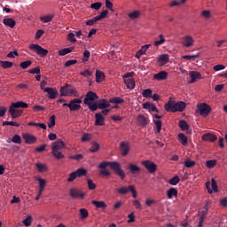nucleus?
I'll return each mask as SVG.
<instances>
[{"label":"nucleus","instance_id":"nucleus-1","mask_svg":"<svg viewBox=\"0 0 227 227\" xmlns=\"http://www.w3.org/2000/svg\"><path fill=\"white\" fill-rule=\"evenodd\" d=\"M109 166L117 176H120L121 180H125V171L121 169V165L117 161H103L98 168L99 169H106Z\"/></svg>","mask_w":227,"mask_h":227},{"label":"nucleus","instance_id":"nucleus-2","mask_svg":"<svg viewBox=\"0 0 227 227\" xmlns=\"http://www.w3.org/2000/svg\"><path fill=\"white\" fill-rule=\"evenodd\" d=\"M164 107L168 113H182L187 107V104L184 101L176 102L170 98Z\"/></svg>","mask_w":227,"mask_h":227},{"label":"nucleus","instance_id":"nucleus-3","mask_svg":"<svg viewBox=\"0 0 227 227\" xmlns=\"http://www.w3.org/2000/svg\"><path fill=\"white\" fill-rule=\"evenodd\" d=\"M27 107L28 105L22 101H17L15 103H12L9 108V113L12 120H15V118H19V116H22V110H20V108L27 109Z\"/></svg>","mask_w":227,"mask_h":227},{"label":"nucleus","instance_id":"nucleus-4","mask_svg":"<svg viewBox=\"0 0 227 227\" xmlns=\"http://www.w3.org/2000/svg\"><path fill=\"white\" fill-rule=\"evenodd\" d=\"M65 148V142L59 139L51 144V153L58 160L65 159V154L61 152Z\"/></svg>","mask_w":227,"mask_h":227},{"label":"nucleus","instance_id":"nucleus-5","mask_svg":"<svg viewBox=\"0 0 227 227\" xmlns=\"http://www.w3.org/2000/svg\"><path fill=\"white\" fill-rule=\"evenodd\" d=\"M60 97H79V92L74 87L67 83L65 86L60 87Z\"/></svg>","mask_w":227,"mask_h":227},{"label":"nucleus","instance_id":"nucleus-6","mask_svg":"<svg viewBox=\"0 0 227 227\" xmlns=\"http://www.w3.org/2000/svg\"><path fill=\"white\" fill-rule=\"evenodd\" d=\"M81 104H82V100L74 98L70 100L69 103H64L63 107H68L69 111L75 112L81 109Z\"/></svg>","mask_w":227,"mask_h":227},{"label":"nucleus","instance_id":"nucleus-7","mask_svg":"<svg viewBox=\"0 0 227 227\" xmlns=\"http://www.w3.org/2000/svg\"><path fill=\"white\" fill-rule=\"evenodd\" d=\"M97 100H98V96L97 95V93L90 90L85 95L83 104H85V106H88V108L90 110V107L93 106V102Z\"/></svg>","mask_w":227,"mask_h":227},{"label":"nucleus","instance_id":"nucleus-8","mask_svg":"<svg viewBox=\"0 0 227 227\" xmlns=\"http://www.w3.org/2000/svg\"><path fill=\"white\" fill-rule=\"evenodd\" d=\"M107 107H111V102L106 101L105 98L99 99L98 102L93 103L92 106H90V111L95 113L97 109H107Z\"/></svg>","mask_w":227,"mask_h":227},{"label":"nucleus","instance_id":"nucleus-9","mask_svg":"<svg viewBox=\"0 0 227 227\" xmlns=\"http://www.w3.org/2000/svg\"><path fill=\"white\" fill-rule=\"evenodd\" d=\"M28 48L30 49V51H34V52H36V54H38V56H40L41 58H45V56L49 54L48 50L43 49L42 46L36 43L30 44Z\"/></svg>","mask_w":227,"mask_h":227},{"label":"nucleus","instance_id":"nucleus-10","mask_svg":"<svg viewBox=\"0 0 227 227\" xmlns=\"http://www.w3.org/2000/svg\"><path fill=\"white\" fill-rule=\"evenodd\" d=\"M134 75V73H126L123 75L124 82L128 88V90H134L136 88V82L134 81V78L132 77Z\"/></svg>","mask_w":227,"mask_h":227},{"label":"nucleus","instance_id":"nucleus-11","mask_svg":"<svg viewBox=\"0 0 227 227\" xmlns=\"http://www.w3.org/2000/svg\"><path fill=\"white\" fill-rule=\"evenodd\" d=\"M142 165L144 166V168H145L148 173L153 174L157 171V164L150 160L142 161Z\"/></svg>","mask_w":227,"mask_h":227},{"label":"nucleus","instance_id":"nucleus-12","mask_svg":"<svg viewBox=\"0 0 227 227\" xmlns=\"http://www.w3.org/2000/svg\"><path fill=\"white\" fill-rule=\"evenodd\" d=\"M181 45L186 49L192 47V45H194V38L192 35H184L182 37Z\"/></svg>","mask_w":227,"mask_h":227},{"label":"nucleus","instance_id":"nucleus-13","mask_svg":"<svg viewBox=\"0 0 227 227\" xmlns=\"http://www.w3.org/2000/svg\"><path fill=\"white\" fill-rule=\"evenodd\" d=\"M198 110L200 116H208V114H210V112L212 111V108L210 107V106L207 105V103H203L198 106Z\"/></svg>","mask_w":227,"mask_h":227},{"label":"nucleus","instance_id":"nucleus-14","mask_svg":"<svg viewBox=\"0 0 227 227\" xmlns=\"http://www.w3.org/2000/svg\"><path fill=\"white\" fill-rule=\"evenodd\" d=\"M206 188L207 189V192L209 194H212L213 192H217L219 190L217 188V182L215 179H212L211 183L210 181H207L206 183Z\"/></svg>","mask_w":227,"mask_h":227},{"label":"nucleus","instance_id":"nucleus-15","mask_svg":"<svg viewBox=\"0 0 227 227\" xmlns=\"http://www.w3.org/2000/svg\"><path fill=\"white\" fill-rule=\"evenodd\" d=\"M120 150L122 157H127V155H129V153L130 152V144L125 141L121 142L120 144Z\"/></svg>","mask_w":227,"mask_h":227},{"label":"nucleus","instance_id":"nucleus-16","mask_svg":"<svg viewBox=\"0 0 227 227\" xmlns=\"http://www.w3.org/2000/svg\"><path fill=\"white\" fill-rule=\"evenodd\" d=\"M70 196L71 198H74V200H83L84 197L86 196L85 193L81 192V191L77 189L71 188L70 189Z\"/></svg>","mask_w":227,"mask_h":227},{"label":"nucleus","instance_id":"nucleus-17","mask_svg":"<svg viewBox=\"0 0 227 227\" xmlns=\"http://www.w3.org/2000/svg\"><path fill=\"white\" fill-rule=\"evenodd\" d=\"M43 91L48 93L49 98H51V100H54L58 97V90L52 87H46L43 89Z\"/></svg>","mask_w":227,"mask_h":227},{"label":"nucleus","instance_id":"nucleus-18","mask_svg":"<svg viewBox=\"0 0 227 227\" xmlns=\"http://www.w3.org/2000/svg\"><path fill=\"white\" fill-rule=\"evenodd\" d=\"M23 139L27 145H35V143H36V137L29 133H24Z\"/></svg>","mask_w":227,"mask_h":227},{"label":"nucleus","instance_id":"nucleus-19","mask_svg":"<svg viewBox=\"0 0 227 227\" xmlns=\"http://www.w3.org/2000/svg\"><path fill=\"white\" fill-rule=\"evenodd\" d=\"M95 125L97 127H102V125H104V123H106V118L102 116V114L100 113H97L95 114Z\"/></svg>","mask_w":227,"mask_h":227},{"label":"nucleus","instance_id":"nucleus-20","mask_svg":"<svg viewBox=\"0 0 227 227\" xmlns=\"http://www.w3.org/2000/svg\"><path fill=\"white\" fill-rule=\"evenodd\" d=\"M189 76L192 78V80L190 82L191 84H192V83L196 82V81L201 79V74L197 71H191L189 73Z\"/></svg>","mask_w":227,"mask_h":227},{"label":"nucleus","instance_id":"nucleus-21","mask_svg":"<svg viewBox=\"0 0 227 227\" xmlns=\"http://www.w3.org/2000/svg\"><path fill=\"white\" fill-rule=\"evenodd\" d=\"M202 141H207L209 143H214V141H217V136L212 133H206L202 136Z\"/></svg>","mask_w":227,"mask_h":227},{"label":"nucleus","instance_id":"nucleus-22","mask_svg":"<svg viewBox=\"0 0 227 227\" xmlns=\"http://www.w3.org/2000/svg\"><path fill=\"white\" fill-rule=\"evenodd\" d=\"M178 196V190L175 187H171L167 191V198L168 200H173V198H176Z\"/></svg>","mask_w":227,"mask_h":227},{"label":"nucleus","instance_id":"nucleus-23","mask_svg":"<svg viewBox=\"0 0 227 227\" xmlns=\"http://www.w3.org/2000/svg\"><path fill=\"white\" fill-rule=\"evenodd\" d=\"M143 107L144 109H148L149 112L159 113V109H157V106L153 103L145 102L143 104Z\"/></svg>","mask_w":227,"mask_h":227},{"label":"nucleus","instance_id":"nucleus-24","mask_svg":"<svg viewBox=\"0 0 227 227\" xmlns=\"http://www.w3.org/2000/svg\"><path fill=\"white\" fill-rule=\"evenodd\" d=\"M153 79L156 81H166L168 79V72L161 71L158 74H153Z\"/></svg>","mask_w":227,"mask_h":227},{"label":"nucleus","instance_id":"nucleus-25","mask_svg":"<svg viewBox=\"0 0 227 227\" xmlns=\"http://www.w3.org/2000/svg\"><path fill=\"white\" fill-rule=\"evenodd\" d=\"M137 120L141 127H146V125H148V123H150V121H148V118H146L143 114L138 115Z\"/></svg>","mask_w":227,"mask_h":227},{"label":"nucleus","instance_id":"nucleus-26","mask_svg":"<svg viewBox=\"0 0 227 227\" xmlns=\"http://www.w3.org/2000/svg\"><path fill=\"white\" fill-rule=\"evenodd\" d=\"M207 214H208V207L206 206L205 210L201 212L198 227H203V223H205V217H207Z\"/></svg>","mask_w":227,"mask_h":227},{"label":"nucleus","instance_id":"nucleus-27","mask_svg":"<svg viewBox=\"0 0 227 227\" xmlns=\"http://www.w3.org/2000/svg\"><path fill=\"white\" fill-rule=\"evenodd\" d=\"M91 203L96 207V208H101L102 210H106V208H107V204H106L105 201L92 200Z\"/></svg>","mask_w":227,"mask_h":227},{"label":"nucleus","instance_id":"nucleus-28","mask_svg":"<svg viewBox=\"0 0 227 227\" xmlns=\"http://www.w3.org/2000/svg\"><path fill=\"white\" fill-rule=\"evenodd\" d=\"M158 63H160L161 67H164V65L169 63V56H168V54H162L158 58Z\"/></svg>","mask_w":227,"mask_h":227},{"label":"nucleus","instance_id":"nucleus-29","mask_svg":"<svg viewBox=\"0 0 227 227\" xmlns=\"http://www.w3.org/2000/svg\"><path fill=\"white\" fill-rule=\"evenodd\" d=\"M3 23L4 24V26H8V27H11V29H13V27H15V20L12 19V18H5L3 20Z\"/></svg>","mask_w":227,"mask_h":227},{"label":"nucleus","instance_id":"nucleus-30","mask_svg":"<svg viewBox=\"0 0 227 227\" xmlns=\"http://www.w3.org/2000/svg\"><path fill=\"white\" fill-rule=\"evenodd\" d=\"M178 139H179V143H181L183 146H187V143H189V138L187 137V136H185V134L179 133Z\"/></svg>","mask_w":227,"mask_h":227},{"label":"nucleus","instance_id":"nucleus-31","mask_svg":"<svg viewBox=\"0 0 227 227\" xmlns=\"http://www.w3.org/2000/svg\"><path fill=\"white\" fill-rule=\"evenodd\" d=\"M131 187H132V185L122 186V187L117 189V192H118V194H121L122 196H125V194H127L128 192H130Z\"/></svg>","mask_w":227,"mask_h":227},{"label":"nucleus","instance_id":"nucleus-32","mask_svg":"<svg viewBox=\"0 0 227 227\" xmlns=\"http://www.w3.org/2000/svg\"><path fill=\"white\" fill-rule=\"evenodd\" d=\"M106 79V74L100 70L96 71V82H102Z\"/></svg>","mask_w":227,"mask_h":227},{"label":"nucleus","instance_id":"nucleus-33","mask_svg":"<svg viewBox=\"0 0 227 227\" xmlns=\"http://www.w3.org/2000/svg\"><path fill=\"white\" fill-rule=\"evenodd\" d=\"M53 19H54V14H48V15L40 17V20L41 22H43V24H47V22H51Z\"/></svg>","mask_w":227,"mask_h":227},{"label":"nucleus","instance_id":"nucleus-34","mask_svg":"<svg viewBox=\"0 0 227 227\" xmlns=\"http://www.w3.org/2000/svg\"><path fill=\"white\" fill-rule=\"evenodd\" d=\"M129 169L130 170V173L132 175H136V173L141 172V168H139L137 165L132 164V163L129 165Z\"/></svg>","mask_w":227,"mask_h":227},{"label":"nucleus","instance_id":"nucleus-35","mask_svg":"<svg viewBox=\"0 0 227 227\" xmlns=\"http://www.w3.org/2000/svg\"><path fill=\"white\" fill-rule=\"evenodd\" d=\"M100 150V145L97 142H92L91 146L89 149V152H91L92 153H95Z\"/></svg>","mask_w":227,"mask_h":227},{"label":"nucleus","instance_id":"nucleus-36","mask_svg":"<svg viewBox=\"0 0 227 227\" xmlns=\"http://www.w3.org/2000/svg\"><path fill=\"white\" fill-rule=\"evenodd\" d=\"M74 51V47L65 48L59 51V56H67V54H70Z\"/></svg>","mask_w":227,"mask_h":227},{"label":"nucleus","instance_id":"nucleus-37","mask_svg":"<svg viewBox=\"0 0 227 227\" xmlns=\"http://www.w3.org/2000/svg\"><path fill=\"white\" fill-rule=\"evenodd\" d=\"M74 173H76V176L81 178V176H86V175H88V170H86V168H81L74 171Z\"/></svg>","mask_w":227,"mask_h":227},{"label":"nucleus","instance_id":"nucleus-38","mask_svg":"<svg viewBox=\"0 0 227 227\" xmlns=\"http://www.w3.org/2000/svg\"><path fill=\"white\" fill-rule=\"evenodd\" d=\"M128 17L129 19H131L132 20H136V19H139V17H141V12L139 11H134L133 12H130L128 14Z\"/></svg>","mask_w":227,"mask_h":227},{"label":"nucleus","instance_id":"nucleus-39","mask_svg":"<svg viewBox=\"0 0 227 227\" xmlns=\"http://www.w3.org/2000/svg\"><path fill=\"white\" fill-rule=\"evenodd\" d=\"M0 67H2V68H4V69L12 68V67H13V62L1 60Z\"/></svg>","mask_w":227,"mask_h":227},{"label":"nucleus","instance_id":"nucleus-40","mask_svg":"<svg viewBox=\"0 0 227 227\" xmlns=\"http://www.w3.org/2000/svg\"><path fill=\"white\" fill-rule=\"evenodd\" d=\"M110 104H123L125 100L120 97L112 98L109 99Z\"/></svg>","mask_w":227,"mask_h":227},{"label":"nucleus","instance_id":"nucleus-41","mask_svg":"<svg viewBox=\"0 0 227 227\" xmlns=\"http://www.w3.org/2000/svg\"><path fill=\"white\" fill-rule=\"evenodd\" d=\"M194 166H196V161L192 160L191 159H186L184 160V168H194Z\"/></svg>","mask_w":227,"mask_h":227},{"label":"nucleus","instance_id":"nucleus-42","mask_svg":"<svg viewBox=\"0 0 227 227\" xmlns=\"http://www.w3.org/2000/svg\"><path fill=\"white\" fill-rule=\"evenodd\" d=\"M153 93V91L151 89H145V90H143L142 96L145 98H151Z\"/></svg>","mask_w":227,"mask_h":227},{"label":"nucleus","instance_id":"nucleus-43","mask_svg":"<svg viewBox=\"0 0 227 227\" xmlns=\"http://www.w3.org/2000/svg\"><path fill=\"white\" fill-rule=\"evenodd\" d=\"M154 125H156V130L158 134H160V130H162V121L160 120H153Z\"/></svg>","mask_w":227,"mask_h":227},{"label":"nucleus","instance_id":"nucleus-44","mask_svg":"<svg viewBox=\"0 0 227 227\" xmlns=\"http://www.w3.org/2000/svg\"><path fill=\"white\" fill-rule=\"evenodd\" d=\"M35 167L37 168L39 173H44V171H47V166H45L43 163H36Z\"/></svg>","mask_w":227,"mask_h":227},{"label":"nucleus","instance_id":"nucleus-45","mask_svg":"<svg viewBox=\"0 0 227 227\" xmlns=\"http://www.w3.org/2000/svg\"><path fill=\"white\" fill-rule=\"evenodd\" d=\"M179 127L181 130H189V124L184 120L179 121Z\"/></svg>","mask_w":227,"mask_h":227},{"label":"nucleus","instance_id":"nucleus-46","mask_svg":"<svg viewBox=\"0 0 227 227\" xmlns=\"http://www.w3.org/2000/svg\"><path fill=\"white\" fill-rule=\"evenodd\" d=\"M179 182H180V177H178V176H175L170 180H168L169 185H178Z\"/></svg>","mask_w":227,"mask_h":227},{"label":"nucleus","instance_id":"nucleus-47","mask_svg":"<svg viewBox=\"0 0 227 227\" xmlns=\"http://www.w3.org/2000/svg\"><path fill=\"white\" fill-rule=\"evenodd\" d=\"M80 75H82V77H86L87 79H89V77H91V75H93V73L90 69H85L84 71H82L80 73Z\"/></svg>","mask_w":227,"mask_h":227},{"label":"nucleus","instance_id":"nucleus-48","mask_svg":"<svg viewBox=\"0 0 227 227\" xmlns=\"http://www.w3.org/2000/svg\"><path fill=\"white\" fill-rule=\"evenodd\" d=\"M217 164V160H208L206 161V167L209 169H212Z\"/></svg>","mask_w":227,"mask_h":227},{"label":"nucleus","instance_id":"nucleus-49","mask_svg":"<svg viewBox=\"0 0 227 227\" xmlns=\"http://www.w3.org/2000/svg\"><path fill=\"white\" fill-rule=\"evenodd\" d=\"M160 40H157L154 42V46L159 47V45H162L166 42V39L164 38L163 35H159Z\"/></svg>","mask_w":227,"mask_h":227},{"label":"nucleus","instance_id":"nucleus-50","mask_svg":"<svg viewBox=\"0 0 227 227\" xmlns=\"http://www.w3.org/2000/svg\"><path fill=\"white\" fill-rule=\"evenodd\" d=\"M54 125H56V115L55 114H53L50 117L48 127H49V129H52V127H54Z\"/></svg>","mask_w":227,"mask_h":227},{"label":"nucleus","instance_id":"nucleus-51","mask_svg":"<svg viewBox=\"0 0 227 227\" xmlns=\"http://www.w3.org/2000/svg\"><path fill=\"white\" fill-rule=\"evenodd\" d=\"M32 64L33 62L31 60H27V61L21 62L20 66L23 70H26V68H29V67H31Z\"/></svg>","mask_w":227,"mask_h":227},{"label":"nucleus","instance_id":"nucleus-52","mask_svg":"<svg viewBox=\"0 0 227 227\" xmlns=\"http://www.w3.org/2000/svg\"><path fill=\"white\" fill-rule=\"evenodd\" d=\"M89 215L90 214L88 213V209H86V208L80 209L81 219H87Z\"/></svg>","mask_w":227,"mask_h":227},{"label":"nucleus","instance_id":"nucleus-53","mask_svg":"<svg viewBox=\"0 0 227 227\" xmlns=\"http://www.w3.org/2000/svg\"><path fill=\"white\" fill-rule=\"evenodd\" d=\"M12 143H15L16 145H20L22 143V138L20 135H14L12 139Z\"/></svg>","mask_w":227,"mask_h":227},{"label":"nucleus","instance_id":"nucleus-54","mask_svg":"<svg viewBox=\"0 0 227 227\" xmlns=\"http://www.w3.org/2000/svg\"><path fill=\"white\" fill-rule=\"evenodd\" d=\"M87 184L90 191H94V189H97V184L93 183V180L87 179Z\"/></svg>","mask_w":227,"mask_h":227},{"label":"nucleus","instance_id":"nucleus-55","mask_svg":"<svg viewBox=\"0 0 227 227\" xmlns=\"http://www.w3.org/2000/svg\"><path fill=\"white\" fill-rule=\"evenodd\" d=\"M200 58V53L196 55H184L183 56V59H187L188 61H191V59H196Z\"/></svg>","mask_w":227,"mask_h":227},{"label":"nucleus","instance_id":"nucleus-56","mask_svg":"<svg viewBox=\"0 0 227 227\" xmlns=\"http://www.w3.org/2000/svg\"><path fill=\"white\" fill-rule=\"evenodd\" d=\"M36 182H39V187H45L47 181L42 177H35Z\"/></svg>","mask_w":227,"mask_h":227},{"label":"nucleus","instance_id":"nucleus-57","mask_svg":"<svg viewBox=\"0 0 227 227\" xmlns=\"http://www.w3.org/2000/svg\"><path fill=\"white\" fill-rule=\"evenodd\" d=\"M3 127H4V125H11V127H20V124L15 121H5L3 122Z\"/></svg>","mask_w":227,"mask_h":227},{"label":"nucleus","instance_id":"nucleus-58","mask_svg":"<svg viewBox=\"0 0 227 227\" xmlns=\"http://www.w3.org/2000/svg\"><path fill=\"white\" fill-rule=\"evenodd\" d=\"M152 44H145L144 46L141 47L140 50H138V51L142 54V55H145L146 54V51H148V49H150V46Z\"/></svg>","mask_w":227,"mask_h":227},{"label":"nucleus","instance_id":"nucleus-59","mask_svg":"<svg viewBox=\"0 0 227 227\" xmlns=\"http://www.w3.org/2000/svg\"><path fill=\"white\" fill-rule=\"evenodd\" d=\"M90 56H91V53L90 52V51L85 50L84 52H83L82 61L83 62L88 61V59H90Z\"/></svg>","mask_w":227,"mask_h":227},{"label":"nucleus","instance_id":"nucleus-60","mask_svg":"<svg viewBox=\"0 0 227 227\" xmlns=\"http://www.w3.org/2000/svg\"><path fill=\"white\" fill-rule=\"evenodd\" d=\"M33 223V217L31 215H28L25 220H23V224L25 226H29Z\"/></svg>","mask_w":227,"mask_h":227},{"label":"nucleus","instance_id":"nucleus-61","mask_svg":"<svg viewBox=\"0 0 227 227\" xmlns=\"http://www.w3.org/2000/svg\"><path fill=\"white\" fill-rule=\"evenodd\" d=\"M133 205L137 208V210H143V206L141 205V202H139V200H133Z\"/></svg>","mask_w":227,"mask_h":227},{"label":"nucleus","instance_id":"nucleus-62","mask_svg":"<svg viewBox=\"0 0 227 227\" xmlns=\"http://www.w3.org/2000/svg\"><path fill=\"white\" fill-rule=\"evenodd\" d=\"M70 159H72L73 160H82V159H84V155H82V154H74L73 156H70Z\"/></svg>","mask_w":227,"mask_h":227},{"label":"nucleus","instance_id":"nucleus-63","mask_svg":"<svg viewBox=\"0 0 227 227\" xmlns=\"http://www.w3.org/2000/svg\"><path fill=\"white\" fill-rule=\"evenodd\" d=\"M90 8H92V10H98L99 8H102V3L98 2V3L91 4Z\"/></svg>","mask_w":227,"mask_h":227},{"label":"nucleus","instance_id":"nucleus-64","mask_svg":"<svg viewBox=\"0 0 227 227\" xmlns=\"http://www.w3.org/2000/svg\"><path fill=\"white\" fill-rule=\"evenodd\" d=\"M75 178H77V174L76 172H72L70 175H69V177L67 178V182H74V180H75Z\"/></svg>","mask_w":227,"mask_h":227}]
</instances>
